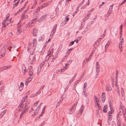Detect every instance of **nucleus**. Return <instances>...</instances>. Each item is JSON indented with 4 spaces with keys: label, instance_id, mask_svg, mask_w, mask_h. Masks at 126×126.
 Returning <instances> with one entry per match:
<instances>
[{
    "label": "nucleus",
    "instance_id": "1",
    "mask_svg": "<svg viewBox=\"0 0 126 126\" xmlns=\"http://www.w3.org/2000/svg\"><path fill=\"white\" fill-rule=\"evenodd\" d=\"M27 97V95H26L23 97L22 100H21L20 103V104L18 107L19 108H23V106H22V105L23 103H25V99H27L26 98Z\"/></svg>",
    "mask_w": 126,
    "mask_h": 126
},
{
    "label": "nucleus",
    "instance_id": "2",
    "mask_svg": "<svg viewBox=\"0 0 126 126\" xmlns=\"http://www.w3.org/2000/svg\"><path fill=\"white\" fill-rule=\"evenodd\" d=\"M78 104V102H76L73 105V106H72V107L71 108L70 110V114H72L73 111L75 110L76 109V107L77 106V104Z\"/></svg>",
    "mask_w": 126,
    "mask_h": 126
},
{
    "label": "nucleus",
    "instance_id": "3",
    "mask_svg": "<svg viewBox=\"0 0 126 126\" xmlns=\"http://www.w3.org/2000/svg\"><path fill=\"white\" fill-rule=\"evenodd\" d=\"M5 46H4L2 48L1 50V55L2 57L4 56V54L6 52Z\"/></svg>",
    "mask_w": 126,
    "mask_h": 126
},
{
    "label": "nucleus",
    "instance_id": "4",
    "mask_svg": "<svg viewBox=\"0 0 126 126\" xmlns=\"http://www.w3.org/2000/svg\"><path fill=\"white\" fill-rule=\"evenodd\" d=\"M111 114H112V113L111 112H109L108 113V115L109 117L108 120V123L109 125H110L112 119V116L111 115Z\"/></svg>",
    "mask_w": 126,
    "mask_h": 126
},
{
    "label": "nucleus",
    "instance_id": "5",
    "mask_svg": "<svg viewBox=\"0 0 126 126\" xmlns=\"http://www.w3.org/2000/svg\"><path fill=\"white\" fill-rule=\"evenodd\" d=\"M29 102L27 101L26 103H25L23 104L22 105H23V106L25 104V105L23 107L24 109V110H26L27 109L29 108Z\"/></svg>",
    "mask_w": 126,
    "mask_h": 126
},
{
    "label": "nucleus",
    "instance_id": "6",
    "mask_svg": "<svg viewBox=\"0 0 126 126\" xmlns=\"http://www.w3.org/2000/svg\"><path fill=\"white\" fill-rule=\"evenodd\" d=\"M37 40L36 39H34L33 40V47H32V49L34 50L36 47V46L37 45Z\"/></svg>",
    "mask_w": 126,
    "mask_h": 126
},
{
    "label": "nucleus",
    "instance_id": "7",
    "mask_svg": "<svg viewBox=\"0 0 126 126\" xmlns=\"http://www.w3.org/2000/svg\"><path fill=\"white\" fill-rule=\"evenodd\" d=\"M47 15H45L40 18L38 20V21L39 22H41L43 20L45 19H46L47 18Z\"/></svg>",
    "mask_w": 126,
    "mask_h": 126
},
{
    "label": "nucleus",
    "instance_id": "8",
    "mask_svg": "<svg viewBox=\"0 0 126 126\" xmlns=\"http://www.w3.org/2000/svg\"><path fill=\"white\" fill-rule=\"evenodd\" d=\"M12 44L10 43L8 44V48L10 51H11V50H12V49H13L15 47L14 46H13V47H12Z\"/></svg>",
    "mask_w": 126,
    "mask_h": 126
},
{
    "label": "nucleus",
    "instance_id": "9",
    "mask_svg": "<svg viewBox=\"0 0 126 126\" xmlns=\"http://www.w3.org/2000/svg\"><path fill=\"white\" fill-rule=\"evenodd\" d=\"M11 67L12 66L10 65L8 66H4L0 68V71H2L5 69H7L8 68H11Z\"/></svg>",
    "mask_w": 126,
    "mask_h": 126
},
{
    "label": "nucleus",
    "instance_id": "10",
    "mask_svg": "<svg viewBox=\"0 0 126 126\" xmlns=\"http://www.w3.org/2000/svg\"><path fill=\"white\" fill-rule=\"evenodd\" d=\"M38 18V15L34 14L33 15V20L32 22H31V23H33V22H35L36 21L37 19Z\"/></svg>",
    "mask_w": 126,
    "mask_h": 126
},
{
    "label": "nucleus",
    "instance_id": "11",
    "mask_svg": "<svg viewBox=\"0 0 126 126\" xmlns=\"http://www.w3.org/2000/svg\"><path fill=\"white\" fill-rule=\"evenodd\" d=\"M102 101L103 102H105V93H103L102 94L101 96Z\"/></svg>",
    "mask_w": 126,
    "mask_h": 126
},
{
    "label": "nucleus",
    "instance_id": "12",
    "mask_svg": "<svg viewBox=\"0 0 126 126\" xmlns=\"http://www.w3.org/2000/svg\"><path fill=\"white\" fill-rule=\"evenodd\" d=\"M113 5L114 4H112L110 6L109 8V11L108 12V15H110L111 14V13L112 11V7Z\"/></svg>",
    "mask_w": 126,
    "mask_h": 126
},
{
    "label": "nucleus",
    "instance_id": "13",
    "mask_svg": "<svg viewBox=\"0 0 126 126\" xmlns=\"http://www.w3.org/2000/svg\"><path fill=\"white\" fill-rule=\"evenodd\" d=\"M29 75L31 76H32L33 74V70L32 69V66H30L29 67Z\"/></svg>",
    "mask_w": 126,
    "mask_h": 126
},
{
    "label": "nucleus",
    "instance_id": "14",
    "mask_svg": "<svg viewBox=\"0 0 126 126\" xmlns=\"http://www.w3.org/2000/svg\"><path fill=\"white\" fill-rule=\"evenodd\" d=\"M37 29L35 28H34L33 31V35L34 36H36L37 34Z\"/></svg>",
    "mask_w": 126,
    "mask_h": 126
},
{
    "label": "nucleus",
    "instance_id": "15",
    "mask_svg": "<svg viewBox=\"0 0 126 126\" xmlns=\"http://www.w3.org/2000/svg\"><path fill=\"white\" fill-rule=\"evenodd\" d=\"M123 43V38H122V40L121 41L119 44V48L120 49H121L122 48V44Z\"/></svg>",
    "mask_w": 126,
    "mask_h": 126
},
{
    "label": "nucleus",
    "instance_id": "16",
    "mask_svg": "<svg viewBox=\"0 0 126 126\" xmlns=\"http://www.w3.org/2000/svg\"><path fill=\"white\" fill-rule=\"evenodd\" d=\"M117 126H121V122L120 120L117 119Z\"/></svg>",
    "mask_w": 126,
    "mask_h": 126
},
{
    "label": "nucleus",
    "instance_id": "17",
    "mask_svg": "<svg viewBox=\"0 0 126 126\" xmlns=\"http://www.w3.org/2000/svg\"><path fill=\"white\" fill-rule=\"evenodd\" d=\"M32 48V44L31 43H29L27 47V50H30Z\"/></svg>",
    "mask_w": 126,
    "mask_h": 126
},
{
    "label": "nucleus",
    "instance_id": "18",
    "mask_svg": "<svg viewBox=\"0 0 126 126\" xmlns=\"http://www.w3.org/2000/svg\"><path fill=\"white\" fill-rule=\"evenodd\" d=\"M107 106L106 105H105L103 108V111L104 112H105V113L107 111Z\"/></svg>",
    "mask_w": 126,
    "mask_h": 126
},
{
    "label": "nucleus",
    "instance_id": "19",
    "mask_svg": "<svg viewBox=\"0 0 126 126\" xmlns=\"http://www.w3.org/2000/svg\"><path fill=\"white\" fill-rule=\"evenodd\" d=\"M6 110H5L3 111L0 114V118H1L2 117V116L4 115L5 113H6Z\"/></svg>",
    "mask_w": 126,
    "mask_h": 126
},
{
    "label": "nucleus",
    "instance_id": "20",
    "mask_svg": "<svg viewBox=\"0 0 126 126\" xmlns=\"http://www.w3.org/2000/svg\"><path fill=\"white\" fill-rule=\"evenodd\" d=\"M123 107L122 106H121L120 107V109H119V110H120V113H120V114H121V113H121V112H123V111H124L123 110Z\"/></svg>",
    "mask_w": 126,
    "mask_h": 126
},
{
    "label": "nucleus",
    "instance_id": "21",
    "mask_svg": "<svg viewBox=\"0 0 126 126\" xmlns=\"http://www.w3.org/2000/svg\"><path fill=\"white\" fill-rule=\"evenodd\" d=\"M110 42H108L107 43V44L106 45V46H105V49H106L105 51H106V50L107 49L108 46H109L110 45Z\"/></svg>",
    "mask_w": 126,
    "mask_h": 126
},
{
    "label": "nucleus",
    "instance_id": "22",
    "mask_svg": "<svg viewBox=\"0 0 126 126\" xmlns=\"http://www.w3.org/2000/svg\"><path fill=\"white\" fill-rule=\"evenodd\" d=\"M29 79H30V80H29V79H27V80L26 81L25 84L26 85H28V82H30V81H31L32 80L31 78H29Z\"/></svg>",
    "mask_w": 126,
    "mask_h": 126
},
{
    "label": "nucleus",
    "instance_id": "23",
    "mask_svg": "<svg viewBox=\"0 0 126 126\" xmlns=\"http://www.w3.org/2000/svg\"><path fill=\"white\" fill-rule=\"evenodd\" d=\"M31 24H32V23H31L30 22L29 24H27L26 25V26H25L26 27V28H28L29 26V27H31V26H32V25H31Z\"/></svg>",
    "mask_w": 126,
    "mask_h": 126
},
{
    "label": "nucleus",
    "instance_id": "24",
    "mask_svg": "<svg viewBox=\"0 0 126 126\" xmlns=\"http://www.w3.org/2000/svg\"><path fill=\"white\" fill-rule=\"evenodd\" d=\"M35 60V55H34L32 57V58L31 61L32 62H34Z\"/></svg>",
    "mask_w": 126,
    "mask_h": 126
},
{
    "label": "nucleus",
    "instance_id": "25",
    "mask_svg": "<svg viewBox=\"0 0 126 126\" xmlns=\"http://www.w3.org/2000/svg\"><path fill=\"white\" fill-rule=\"evenodd\" d=\"M53 51L52 50L50 51H49L48 52V54L47 55H48L49 56H51L50 55L52 54Z\"/></svg>",
    "mask_w": 126,
    "mask_h": 126
},
{
    "label": "nucleus",
    "instance_id": "26",
    "mask_svg": "<svg viewBox=\"0 0 126 126\" xmlns=\"http://www.w3.org/2000/svg\"><path fill=\"white\" fill-rule=\"evenodd\" d=\"M75 77H73V79H71L69 81V82L68 83V85H70V83L71 82H72V81H73L74 79H75Z\"/></svg>",
    "mask_w": 126,
    "mask_h": 126
},
{
    "label": "nucleus",
    "instance_id": "27",
    "mask_svg": "<svg viewBox=\"0 0 126 126\" xmlns=\"http://www.w3.org/2000/svg\"><path fill=\"white\" fill-rule=\"evenodd\" d=\"M26 13H24L22 14V16L25 17V18H27L28 16L26 14Z\"/></svg>",
    "mask_w": 126,
    "mask_h": 126
},
{
    "label": "nucleus",
    "instance_id": "28",
    "mask_svg": "<svg viewBox=\"0 0 126 126\" xmlns=\"http://www.w3.org/2000/svg\"><path fill=\"white\" fill-rule=\"evenodd\" d=\"M68 67V66H66L65 67H64V68H63L62 69H61V72H63V71H64L65 70H66L67 68Z\"/></svg>",
    "mask_w": 126,
    "mask_h": 126
},
{
    "label": "nucleus",
    "instance_id": "29",
    "mask_svg": "<svg viewBox=\"0 0 126 126\" xmlns=\"http://www.w3.org/2000/svg\"><path fill=\"white\" fill-rule=\"evenodd\" d=\"M67 22L64 20L63 21L62 23H61V26H63V25H64Z\"/></svg>",
    "mask_w": 126,
    "mask_h": 126
},
{
    "label": "nucleus",
    "instance_id": "30",
    "mask_svg": "<svg viewBox=\"0 0 126 126\" xmlns=\"http://www.w3.org/2000/svg\"><path fill=\"white\" fill-rule=\"evenodd\" d=\"M53 57V58H51L50 60H49V62H52L54 60V59H55V58H54V57H53V55L52 56V58Z\"/></svg>",
    "mask_w": 126,
    "mask_h": 126
},
{
    "label": "nucleus",
    "instance_id": "31",
    "mask_svg": "<svg viewBox=\"0 0 126 126\" xmlns=\"http://www.w3.org/2000/svg\"><path fill=\"white\" fill-rule=\"evenodd\" d=\"M83 90L84 93H83V95H84V96L86 97L87 96V93H85V89H84Z\"/></svg>",
    "mask_w": 126,
    "mask_h": 126
},
{
    "label": "nucleus",
    "instance_id": "32",
    "mask_svg": "<svg viewBox=\"0 0 126 126\" xmlns=\"http://www.w3.org/2000/svg\"><path fill=\"white\" fill-rule=\"evenodd\" d=\"M54 31L52 32H51V34L50 35V37H49V38H51L53 36V34H54Z\"/></svg>",
    "mask_w": 126,
    "mask_h": 126
},
{
    "label": "nucleus",
    "instance_id": "33",
    "mask_svg": "<svg viewBox=\"0 0 126 126\" xmlns=\"http://www.w3.org/2000/svg\"><path fill=\"white\" fill-rule=\"evenodd\" d=\"M52 2V1H50L47 2L46 3V5H47V6L49 4L51 3Z\"/></svg>",
    "mask_w": 126,
    "mask_h": 126
},
{
    "label": "nucleus",
    "instance_id": "34",
    "mask_svg": "<svg viewBox=\"0 0 126 126\" xmlns=\"http://www.w3.org/2000/svg\"><path fill=\"white\" fill-rule=\"evenodd\" d=\"M72 61H70H70H69L68 62H67V63H66V64L65 65V66H66L67 65H68L70 64L71 63H72Z\"/></svg>",
    "mask_w": 126,
    "mask_h": 126
},
{
    "label": "nucleus",
    "instance_id": "35",
    "mask_svg": "<svg viewBox=\"0 0 126 126\" xmlns=\"http://www.w3.org/2000/svg\"><path fill=\"white\" fill-rule=\"evenodd\" d=\"M81 38V37H79L77 38V40H76V42L77 43H78V41L80 40Z\"/></svg>",
    "mask_w": 126,
    "mask_h": 126
},
{
    "label": "nucleus",
    "instance_id": "36",
    "mask_svg": "<svg viewBox=\"0 0 126 126\" xmlns=\"http://www.w3.org/2000/svg\"><path fill=\"white\" fill-rule=\"evenodd\" d=\"M119 90L118 87H117L116 89H115V91L117 92L118 94L119 95L120 94V93L119 92Z\"/></svg>",
    "mask_w": 126,
    "mask_h": 126
},
{
    "label": "nucleus",
    "instance_id": "37",
    "mask_svg": "<svg viewBox=\"0 0 126 126\" xmlns=\"http://www.w3.org/2000/svg\"><path fill=\"white\" fill-rule=\"evenodd\" d=\"M47 6V5H46V3H44V4H43L41 6L42 8H43Z\"/></svg>",
    "mask_w": 126,
    "mask_h": 126
},
{
    "label": "nucleus",
    "instance_id": "38",
    "mask_svg": "<svg viewBox=\"0 0 126 126\" xmlns=\"http://www.w3.org/2000/svg\"><path fill=\"white\" fill-rule=\"evenodd\" d=\"M110 86H108L107 87H106V90L107 91H109L110 90Z\"/></svg>",
    "mask_w": 126,
    "mask_h": 126
},
{
    "label": "nucleus",
    "instance_id": "39",
    "mask_svg": "<svg viewBox=\"0 0 126 126\" xmlns=\"http://www.w3.org/2000/svg\"><path fill=\"white\" fill-rule=\"evenodd\" d=\"M21 32V31L19 29H17V35L19 34Z\"/></svg>",
    "mask_w": 126,
    "mask_h": 126
},
{
    "label": "nucleus",
    "instance_id": "40",
    "mask_svg": "<svg viewBox=\"0 0 126 126\" xmlns=\"http://www.w3.org/2000/svg\"><path fill=\"white\" fill-rule=\"evenodd\" d=\"M18 108H19V110L20 111H21L22 110H23V112H23L24 113L25 112V111H26V110H24V109H23H23H22V110H21V109H22L23 108H19L18 107Z\"/></svg>",
    "mask_w": 126,
    "mask_h": 126
},
{
    "label": "nucleus",
    "instance_id": "41",
    "mask_svg": "<svg viewBox=\"0 0 126 126\" xmlns=\"http://www.w3.org/2000/svg\"><path fill=\"white\" fill-rule=\"evenodd\" d=\"M18 108H19V110L20 111H21L22 110H23V112H23L24 113L25 112V111H26V110H24V109H23H23H22V110H21V109H22L23 108H19L18 107Z\"/></svg>",
    "mask_w": 126,
    "mask_h": 126
},
{
    "label": "nucleus",
    "instance_id": "42",
    "mask_svg": "<svg viewBox=\"0 0 126 126\" xmlns=\"http://www.w3.org/2000/svg\"><path fill=\"white\" fill-rule=\"evenodd\" d=\"M99 69H96V75H98V73L99 72Z\"/></svg>",
    "mask_w": 126,
    "mask_h": 126
},
{
    "label": "nucleus",
    "instance_id": "43",
    "mask_svg": "<svg viewBox=\"0 0 126 126\" xmlns=\"http://www.w3.org/2000/svg\"><path fill=\"white\" fill-rule=\"evenodd\" d=\"M94 99L95 100L96 102H98V99L97 98V97L96 96H94Z\"/></svg>",
    "mask_w": 126,
    "mask_h": 126
},
{
    "label": "nucleus",
    "instance_id": "44",
    "mask_svg": "<svg viewBox=\"0 0 126 126\" xmlns=\"http://www.w3.org/2000/svg\"><path fill=\"white\" fill-rule=\"evenodd\" d=\"M81 23H82V24H81V26L79 28L80 30H81L84 26V25L83 24L82 22Z\"/></svg>",
    "mask_w": 126,
    "mask_h": 126
},
{
    "label": "nucleus",
    "instance_id": "45",
    "mask_svg": "<svg viewBox=\"0 0 126 126\" xmlns=\"http://www.w3.org/2000/svg\"><path fill=\"white\" fill-rule=\"evenodd\" d=\"M74 43V41H72L70 43V44H69V46H71Z\"/></svg>",
    "mask_w": 126,
    "mask_h": 126
},
{
    "label": "nucleus",
    "instance_id": "46",
    "mask_svg": "<svg viewBox=\"0 0 126 126\" xmlns=\"http://www.w3.org/2000/svg\"><path fill=\"white\" fill-rule=\"evenodd\" d=\"M8 24V23H6L5 24V25H3V27L4 28L6 27V26H7V25Z\"/></svg>",
    "mask_w": 126,
    "mask_h": 126
},
{
    "label": "nucleus",
    "instance_id": "47",
    "mask_svg": "<svg viewBox=\"0 0 126 126\" xmlns=\"http://www.w3.org/2000/svg\"><path fill=\"white\" fill-rule=\"evenodd\" d=\"M50 57H51V56H48V55H47L46 57V59H47V60H48V59H49V58Z\"/></svg>",
    "mask_w": 126,
    "mask_h": 126
},
{
    "label": "nucleus",
    "instance_id": "48",
    "mask_svg": "<svg viewBox=\"0 0 126 126\" xmlns=\"http://www.w3.org/2000/svg\"><path fill=\"white\" fill-rule=\"evenodd\" d=\"M77 12V11H75V12L74 13V14H73V16L74 17L75 14H76Z\"/></svg>",
    "mask_w": 126,
    "mask_h": 126
},
{
    "label": "nucleus",
    "instance_id": "49",
    "mask_svg": "<svg viewBox=\"0 0 126 126\" xmlns=\"http://www.w3.org/2000/svg\"><path fill=\"white\" fill-rule=\"evenodd\" d=\"M39 101H36V102H35L34 104V105L35 106H36V105H37Z\"/></svg>",
    "mask_w": 126,
    "mask_h": 126
},
{
    "label": "nucleus",
    "instance_id": "50",
    "mask_svg": "<svg viewBox=\"0 0 126 126\" xmlns=\"http://www.w3.org/2000/svg\"><path fill=\"white\" fill-rule=\"evenodd\" d=\"M21 26L20 25H18V27H17V29H20L21 28Z\"/></svg>",
    "mask_w": 126,
    "mask_h": 126
},
{
    "label": "nucleus",
    "instance_id": "51",
    "mask_svg": "<svg viewBox=\"0 0 126 126\" xmlns=\"http://www.w3.org/2000/svg\"><path fill=\"white\" fill-rule=\"evenodd\" d=\"M42 8L41 6L40 7H39L37 8V11H39L41 9H42Z\"/></svg>",
    "mask_w": 126,
    "mask_h": 126
},
{
    "label": "nucleus",
    "instance_id": "52",
    "mask_svg": "<svg viewBox=\"0 0 126 126\" xmlns=\"http://www.w3.org/2000/svg\"><path fill=\"white\" fill-rule=\"evenodd\" d=\"M60 102H57V105H56V107H57L58 106H59L60 104Z\"/></svg>",
    "mask_w": 126,
    "mask_h": 126
},
{
    "label": "nucleus",
    "instance_id": "53",
    "mask_svg": "<svg viewBox=\"0 0 126 126\" xmlns=\"http://www.w3.org/2000/svg\"><path fill=\"white\" fill-rule=\"evenodd\" d=\"M84 88H83V89H84V88L86 87L87 86V83L85 82V83H84Z\"/></svg>",
    "mask_w": 126,
    "mask_h": 126
},
{
    "label": "nucleus",
    "instance_id": "54",
    "mask_svg": "<svg viewBox=\"0 0 126 126\" xmlns=\"http://www.w3.org/2000/svg\"><path fill=\"white\" fill-rule=\"evenodd\" d=\"M91 58H90V57L89 56V58H88V59H86V61H89L91 60Z\"/></svg>",
    "mask_w": 126,
    "mask_h": 126
},
{
    "label": "nucleus",
    "instance_id": "55",
    "mask_svg": "<svg viewBox=\"0 0 126 126\" xmlns=\"http://www.w3.org/2000/svg\"><path fill=\"white\" fill-rule=\"evenodd\" d=\"M86 100L87 101L86 102V104H88L89 103V99L88 98H87L86 99Z\"/></svg>",
    "mask_w": 126,
    "mask_h": 126
},
{
    "label": "nucleus",
    "instance_id": "56",
    "mask_svg": "<svg viewBox=\"0 0 126 126\" xmlns=\"http://www.w3.org/2000/svg\"><path fill=\"white\" fill-rule=\"evenodd\" d=\"M24 8V7H23L21 9H20L18 11V13L21 12L22 11V9Z\"/></svg>",
    "mask_w": 126,
    "mask_h": 126
},
{
    "label": "nucleus",
    "instance_id": "57",
    "mask_svg": "<svg viewBox=\"0 0 126 126\" xmlns=\"http://www.w3.org/2000/svg\"><path fill=\"white\" fill-rule=\"evenodd\" d=\"M39 108L37 107L36 108V109L35 110L36 111V112H38L39 110Z\"/></svg>",
    "mask_w": 126,
    "mask_h": 126
},
{
    "label": "nucleus",
    "instance_id": "58",
    "mask_svg": "<svg viewBox=\"0 0 126 126\" xmlns=\"http://www.w3.org/2000/svg\"><path fill=\"white\" fill-rule=\"evenodd\" d=\"M39 108L37 107L36 108V109L35 110L36 111V112H38L39 110Z\"/></svg>",
    "mask_w": 126,
    "mask_h": 126
},
{
    "label": "nucleus",
    "instance_id": "59",
    "mask_svg": "<svg viewBox=\"0 0 126 126\" xmlns=\"http://www.w3.org/2000/svg\"><path fill=\"white\" fill-rule=\"evenodd\" d=\"M39 108L37 107L36 108V109L35 110L36 111V112H38L39 110Z\"/></svg>",
    "mask_w": 126,
    "mask_h": 126
},
{
    "label": "nucleus",
    "instance_id": "60",
    "mask_svg": "<svg viewBox=\"0 0 126 126\" xmlns=\"http://www.w3.org/2000/svg\"><path fill=\"white\" fill-rule=\"evenodd\" d=\"M86 5H85L81 7V9H84L86 7Z\"/></svg>",
    "mask_w": 126,
    "mask_h": 126
},
{
    "label": "nucleus",
    "instance_id": "61",
    "mask_svg": "<svg viewBox=\"0 0 126 126\" xmlns=\"http://www.w3.org/2000/svg\"><path fill=\"white\" fill-rule=\"evenodd\" d=\"M62 97H61V99H60V101L59 102H60V103H61L62 102V101L63 100V99H62Z\"/></svg>",
    "mask_w": 126,
    "mask_h": 126
},
{
    "label": "nucleus",
    "instance_id": "62",
    "mask_svg": "<svg viewBox=\"0 0 126 126\" xmlns=\"http://www.w3.org/2000/svg\"><path fill=\"white\" fill-rule=\"evenodd\" d=\"M102 39V38H98L97 40V42H99Z\"/></svg>",
    "mask_w": 126,
    "mask_h": 126
},
{
    "label": "nucleus",
    "instance_id": "63",
    "mask_svg": "<svg viewBox=\"0 0 126 126\" xmlns=\"http://www.w3.org/2000/svg\"><path fill=\"white\" fill-rule=\"evenodd\" d=\"M81 6L80 4L76 8V9L77 10H78L79 9V7Z\"/></svg>",
    "mask_w": 126,
    "mask_h": 126
},
{
    "label": "nucleus",
    "instance_id": "64",
    "mask_svg": "<svg viewBox=\"0 0 126 126\" xmlns=\"http://www.w3.org/2000/svg\"><path fill=\"white\" fill-rule=\"evenodd\" d=\"M69 19V18H66V20H65L64 21H65L66 22H67Z\"/></svg>",
    "mask_w": 126,
    "mask_h": 126
}]
</instances>
